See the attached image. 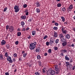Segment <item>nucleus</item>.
<instances>
[{"mask_svg": "<svg viewBox=\"0 0 75 75\" xmlns=\"http://www.w3.org/2000/svg\"><path fill=\"white\" fill-rule=\"evenodd\" d=\"M40 9H37L36 10V12H37V13H39L40 12Z\"/></svg>", "mask_w": 75, "mask_h": 75, "instance_id": "25", "label": "nucleus"}, {"mask_svg": "<svg viewBox=\"0 0 75 75\" xmlns=\"http://www.w3.org/2000/svg\"><path fill=\"white\" fill-rule=\"evenodd\" d=\"M15 44L16 45H18V41H16L15 42Z\"/></svg>", "mask_w": 75, "mask_h": 75, "instance_id": "48", "label": "nucleus"}, {"mask_svg": "<svg viewBox=\"0 0 75 75\" xmlns=\"http://www.w3.org/2000/svg\"><path fill=\"white\" fill-rule=\"evenodd\" d=\"M65 58L66 60H67L68 61H69V58L67 56H65Z\"/></svg>", "mask_w": 75, "mask_h": 75, "instance_id": "19", "label": "nucleus"}, {"mask_svg": "<svg viewBox=\"0 0 75 75\" xmlns=\"http://www.w3.org/2000/svg\"><path fill=\"white\" fill-rule=\"evenodd\" d=\"M26 16H23L22 15L21 16V18L22 19H23V20H25V18H26Z\"/></svg>", "mask_w": 75, "mask_h": 75, "instance_id": "10", "label": "nucleus"}, {"mask_svg": "<svg viewBox=\"0 0 75 75\" xmlns=\"http://www.w3.org/2000/svg\"><path fill=\"white\" fill-rule=\"evenodd\" d=\"M36 44H37V42H34L33 43H31L29 46L30 50H34V48H35Z\"/></svg>", "mask_w": 75, "mask_h": 75, "instance_id": "1", "label": "nucleus"}, {"mask_svg": "<svg viewBox=\"0 0 75 75\" xmlns=\"http://www.w3.org/2000/svg\"><path fill=\"white\" fill-rule=\"evenodd\" d=\"M28 21L29 22H31V19H30Z\"/></svg>", "mask_w": 75, "mask_h": 75, "instance_id": "63", "label": "nucleus"}, {"mask_svg": "<svg viewBox=\"0 0 75 75\" xmlns=\"http://www.w3.org/2000/svg\"><path fill=\"white\" fill-rule=\"evenodd\" d=\"M6 43V42L4 40H3L1 42V45H5Z\"/></svg>", "mask_w": 75, "mask_h": 75, "instance_id": "8", "label": "nucleus"}, {"mask_svg": "<svg viewBox=\"0 0 75 75\" xmlns=\"http://www.w3.org/2000/svg\"><path fill=\"white\" fill-rule=\"evenodd\" d=\"M50 44H53V42L55 41V40L54 38H51L50 39Z\"/></svg>", "mask_w": 75, "mask_h": 75, "instance_id": "6", "label": "nucleus"}, {"mask_svg": "<svg viewBox=\"0 0 75 75\" xmlns=\"http://www.w3.org/2000/svg\"><path fill=\"white\" fill-rule=\"evenodd\" d=\"M32 34L33 35H35V31H33Z\"/></svg>", "mask_w": 75, "mask_h": 75, "instance_id": "23", "label": "nucleus"}, {"mask_svg": "<svg viewBox=\"0 0 75 75\" xmlns=\"http://www.w3.org/2000/svg\"><path fill=\"white\" fill-rule=\"evenodd\" d=\"M24 53H25V52H24V51H23L22 52V54H24Z\"/></svg>", "mask_w": 75, "mask_h": 75, "instance_id": "58", "label": "nucleus"}, {"mask_svg": "<svg viewBox=\"0 0 75 75\" xmlns=\"http://www.w3.org/2000/svg\"><path fill=\"white\" fill-rule=\"evenodd\" d=\"M19 61H22V59H21V57H20L19 58Z\"/></svg>", "mask_w": 75, "mask_h": 75, "instance_id": "49", "label": "nucleus"}, {"mask_svg": "<svg viewBox=\"0 0 75 75\" xmlns=\"http://www.w3.org/2000/svg\"><path fill=\"white\" fill-rule=\"evenodd\" d=\"M3 55H0V60H2V59H3Z\"/></svg>", "mask_w": 75, "mask_h": 75, "instance_id": "29", "label": "nucleus"}, {"mask_svg": "<svg viewBox=\"0 0 75 75\" xmlns=\"http://www.w3.org/2000/svg\"><path fill=\"white\" fill-rule=\"evenodd\" d=\"M61 55H62V56H64V54H63L62 53L61 54Z\"/></svg>", "mask_w": 75, "mask_h": 75, "instance_id": "61", "label": "nucleus"}, {"mask_svg": "<svg viewBox=\"0 0 75 75\" xmlns=\"http://www.w3.org/2000/svg\"><path fill=\"white\" fill-rule=\"evenodd\" d=\"M50 44V42H47L46 43V45H47V46H48L49 45V44Z\"/></svg>", "mask_w": 75, "mask_h": 75, "instance_id": "37", "label": "nucleus"}, {"mask_svg": "<svg viewBox=\"0 0 75 75\" xmlns=\"http://www.w3.org/2000/svg\"><path fill=\"white\" fill-rule=\"evenodd\" d=\"M65 63L67 64L66 66H67V68H68V66H69V62H66Z\"/></svg>", "mask_w": 75, "mask_h": 75, "instance_id": "18", "label": "nucleus"}, {"mask_svg": "<svg viewBox=\"0 0 75 75\" xmlns=\"http://www.w3.org/2000/svg\"><path fill=\"white\" fill-rule=\"evenodd\" d=\"M61 6V4L59 3V4H57V6L58 7H60Z\"/></svg>", "mask_w": 75, "mask_h": 75, "instance_id": "26", "label": "nucleus"}, {"mask_svg": "<svg viewBox=\"0 0 75 75\" xmlns=\"http://www.w3.org/2000/svg\"><path fill=\"white\" fill-rule=\"evenodd\" d=\"M21 33L19 32L17 33V35L18 37H19L21 35Z\"/></svg>", "mask_w": 75, "mask_h": 75, "instance_id": "20", "label": "nucleus"}, {"mask_svg": "<svg viewBox=\"0 0 75 75\" xmlns=\"http://www.w3.org/2000/svg\"><path fill=\"white\" fill-rule=\"evenodd\" d=\"M67 44V42H66L62 43V45L63 47H65Z\"/></svg>", "mask_w": 75, "mask_h": 75, "instance_id": "12", "label": "nucleus"}, {"mask_svg": "<svg viewBox=\"0 0 75 75\" xmlns=\"http://www.w3.org/2000/svg\"><path fill=\"white\" fill-rule=\"evenodd\" d=\"M66 9V8H65L64 7L62 9V10L63 11H64V12H65V11Z\"/></svg>", "mask_w": 75, "mask_h": 75, "instance_id": "30", "label": "nucleus"}, {"mask_svg": "<svg viewBox=\"0 0 75 75\" xmlns=\"http://www.w3.org/2000/svg\"><path fill=\"white\" fill-rule=\"evenodd\" d=\"M47 55H48V54H47V53H44V55L45 56H47Z\"/></svg>", "mask_w": 75, "mask_h": 75, "instance_id": "51", "label": "nucleus"}, {"mask_svg": "<svg viewBox=\"0 0 75 75\" xmlns=\"http://www.w3.org/2000/svg\"><path fill=\"white\" fill-rule=\"evenodd\" d=\"M64 24H67V22H64Z\"/></svg>", "mask_w": 75, "mask_h": 75, "instance_id": "62", "label": "nucleus"}, {"mask_svg": "<svg viewBox=\"0 0 75 75\" xmlns=\"http://www.w3.org/2000/svg\"><path fill=\"white\" fill-rule=\"evenodd\" d=\"M31 37L30 35L28 36L27 37V38L28 39H31Z\"/></svg>", "mask_w": 75, "mask_h": 75, "instance_id": "43", "label": "nucleus"}, {"mask_svg": "<svg viewBox=\"0 0 75 75\" xmlns=\"http://www.w3.org/2000/svg\"><path fill=\"white\" fill-rule=\"evenodd\" d=\"M13 56L14 57H17V54L15 53L13 54Z\"/></svg>", "mask_w": 75, "mask_h": 75, "instance_id": "39", "label": "nucleus"}, {"mask_svg": "<svg viewBox=\"0 0 75 75\" xmlns=\"http://www.w3.org/2000/svg\"><path fill=\"white\" fill-rule=\"evenodd\" d=\"M73 62V60H72V59H71L70 61V63H71V62Z\"/></svg>", "mask_w": 75, "mask_h": 75, "instance_id": "53", "label": "nucleus"}, {"mask_svg": "<svg viewBox=\"0 0 75 75\" xmlns=\"http://www.w3.org/2000/svg\"><path fill=\"white\" fill-rule=\"evenodd\" d=\"M10 27H9V26L7 25L6 26V30H8V28H9Z\"/></svg>", "mask_w": 75, "mask_h": 75, "instance_id": "38", "label": "nucleus"}, {"mask_svg": "<svg viewBox=\"0 0 75 75\" xmlns=\"http://www.w3.org/2000/svg\"><path fill=\"white\" fill-rule=\"evenodd\" d=\"M48 52L49 53H51V49H49L48 50Z\"/></svg>", "mask_w": 75, "mask_h": 75, "instance_id": "41", "label": "nucleus"}, {"mask_svg": "<svg viewBox=\"0 0 75 75\" xmlns=\"http://www.w3.org/2000/svg\"><path fill=\"white\" fill-rule=\"evenodd\" d=\"M54 50H58V48L57 47H54Z\"/></svg>", "mask_w": 75, "mask_h": 75, "instance_id": "27", "label": "nucleus"}, {"mask_svg": "<svg viewBox=\"0 0 75 75\" xmlns=\"http://www.w3.org/2000/svg\"><path fill=\"white\" fill-rule=\"evenodd\" d=\"M55 70L56 71H57L56 72V74H59V72L60 71V70L58 68V65H55Z\"/></svg>", "mask_w": 75, "mask_h": 75, "instance_id": "3", "label": "nucleus"}, {"mask_svg": "<svg viewBox=\"0 0 75 75\" xmlns=\"http://www.w3.org/2000/svg\"><path fill=\"white\" fill-rule=\"evenodd\" d=\"M61 52H64V53H65V52H67V51L66 49H64V50H61Z\"/></svg>", "mask_w": 75, "mask_h": 75, "instance_id": "14", "label": "nucleus"}, {"mask_svg": "<svg viewBox=\"0 0 75 75\" xmlns=\"http://www.w3.org/2000/svg\"><path fill=\"white\" fill-rule=\"evenodd\" d=\"M54 24L55 25H56V26H58L59 25L58 23H54Z\"/></svg>", "mask_w": 75, "mask_h": 75, "instance_id": "46", "label": "nucleus"}, {"mask_svg": "<svg viewBox=\"0 0 75 75\" xmlns=\"http://www.w3.org/2000/svg\"><path fill=\"white\" fill-rule=\"evenodd\" d=\"M14 9H15V12L16 13H17L18 11H19V8H18V6L17 5H15L14 7Z\"/></svg>", "mask_w": 75, "mask_h": 75, "instance_id": "4", "label": "nucleus"}, {"mask_svg": "<svg viewBox=\"0 0 75 75\" xmlns=\"http://www.w3.org/2000/svg\"><path fill=\"white\" fill-rule=\"evenodd\" d=\"M23 7L24 8H26V7H27V5L25 4L23 5Z\"/></svg>", "mask_w": 75, "mask_h": 75, "instance_id": "33", "label": "nucleus"}, {"mask_svg": "<svg viewBox=\"0 0 75 75\" xmlns=\"http://www.w3.org/2000/svg\"><path fill=\"white\" fill-rule=\"evenodd\" d=\"M6 47H7V49H9V48H10V45H8V44H6Z\"/></svg>", "mask_w": 75, "mask_h": 75, "instance_id": "31", "label": "nucleus"}, {"mask_svg": "<svg viewBox=\"0 0 75 75\" xmlns=\"http://www.w3.org/2000/svg\"><path fill=\"white\" fill-rule=\"evenodd\" d=\"M25 15H26V16H28V12H27L26 13H25Z\"/></svg>", "mask_w": 75, "mask_h": 75, "instance_id": "56", "label": "nucleus"}, {"mask_svg": "<svg viewBox=\"0 0 75 75\" xmlns=\"http://www.w3.org/2000/svg\"><path fill=\"white\" fill-rule=\"evenodd\" d=\"M53 29L54 30H58V28L56 27H54L53 28Z\"/></svg>", "mask_w": 75, "mask_h": 75, "instance_id": "28", "label": "nucleus"}, {"mask_svg": "<svg viewBox=\"0 0 75 75\" xmlns=\"http://www.w3.org/2000/svg\"><path fill=\"white\" fill-rule=\"evenodd\" d=\"M13 62H15V61H16V59H13Z\"/></svg>", "mask_w": 75, "mask_h": 75, "instance_id": "59", "label": "nucleus"}, {"mask_svg": "<svg viewBox=\"0 0 75 75\" xmlns=\"http://www.w3.org/2000/svg\"><path fill=\"white\" fill-rule=\"evenodd\" d=\"M22 31H25V28H23Z\"/></svg>", "mask_w": 75, "mask_h": 75, "instance_id": "64", "label": "nucleus"}, {"mask_svg": "<svg viewBox=\"0 0 75 75\" xmlns=\"http://www.w3.org/2000/svg\"><path fill=\"white\" fill-rule=\"evenodd\" d=\"M65 39H64V38H62L61 39V41L62 42H65Z\"/></svg>", "mask_w": 75, "mask_h": 75, "instance_id": "15", "label": "nucleus"}, {"mask_svg": "<svg viewBox=\"0 0 75 75\" xmlns=\"http://www.w3.org/2000/svg\"><path fill=\"white\" fill-rule=\"evenodd\" d=\"M5 74L6 75H9V73L8 72H6L5 73Z\"/></svg>", "mask_w": 75, "mask_h": 75, "instance_id": "50", "label": "nucleus"}, {"mask_svg": "<svg viewBox=\"0 0 75 75\" xmlns=\"http://www.w3.org/2000/svg\"><path fill=\"white\" fill-rule=\"evenodd\" d=\"M37 59H41V56H40V55H38L37 56Z\"/></svg>", "mask_w": 75, "mask_h": 75, "instance_id": "24", "label": "nucleus"}, {"mask_svg": "<svg viewBox=\"0 0 75 75\" xmlns=\"http://www.w3.org/2000/svg\"><path fill=\"white\" fill-rule=\"evenodd\" d=\"M35 74L36 75H40V73L38 72H36L35 73Z\"/></svg>", "mask_w": 75, "mask_h": 75, "instance_id": "32", "label": "nucleus"}, {"mask_svg": "<svg viewBox=\"0 0 75 75\" xmlns=\"http://www.w3.org/2000/svg\"><path fill=\"white\" fill-rule=\"evenodd\" d=\"M35 51L36 52H41V50L40 49H37L35 50Z\"/></svg>", "mask_w": 75, "mask_h": 75, "instance_id": "17", "label": "nucleus"}, {"mask_svg": "<svg viewBox=\"0 0 75 75\" xmlns=\"http://www.w3.org/2000/svg\"><path fill=\"white\" fill-rule=\"evenodd\" d=\"M58 36V34L57 32H54V35H53V37H57V36Z\"/></svg>", "mask_w": 75, "mask_h": 75, "instance_id": "9", "label": "nucleus"}, {"mask_svg": "<svg viewBox=\"0 0 75 75\" xmlns=\"http://www.w3.org/2000/svg\"><path fill=\"white\" fill-rule=\"evenodd\" d=\"M26 30L27 31H28V30H29V28H27Z\"/></svg>", "mask_w": 75, "mask_h": 75, "instance_id": "60", "label": "nucleus"}, {"mask_svg": "<svg viewBox=\"0 0 75 75\" xmlns=\"http://www.w3.org/2000/svg\"><path fill=\"white\" fill-rule=\"evenodd\" d=\"M60 37L61 38H63V37H64V36H63V35H62V34H60Z\"/></svg>", "mask_w": 75, "mask_h": 75, "instance_id": "44", "label": "nucleus"}, {"mask_svg": "<svg viewBox=\"0 0 75 75\" xmlns=\"http://www.w3.org/2000/svg\"><path fill=\"white\" fill-rule=\"evenodd\" d=\"M26 55H27V53H25L23 54V56L24 58H25V57H26Z\"/></svg>", "mask_w": 75, "mask_h": 75, "instance_id": "36", "label": "nucleus"}, {"mask_svg": "<svg viewBox=\"0 0 75 75\" xmlns=\"http://www.w3.org/2000/svg\"><path fill=\"white\" fill-rule=\"evenodd\" d=\"M5 55L6 57H8V54L7 53V52L5 53Z\"/></svg>", "mask_w": 75, "mask_h": 75, "instance_id": "42", "label": "nucleus"}, {"mask_svg": "<svg viewBox=\"0 0 75 75\" xmlns=\"http://www.w3.org/2000/svg\"><path fill=\"white\" fill-rule=\"evenodd\" d=\"M48 37V36L47 35H45L44 38H43V39L44 40H45V39H46Z\"/></svg>", "mask_w": 75, "mask_h": 75, "instance_id": "45", "label": "nucleus"}, {"mask_svg": "<svg viewBox=\"0 0 75 75\" xmlns=\"http://www.w3.org/2000/svg\"><path fill=\"white\" fill-rule=\"evenodd\" d=\"M62 32L63 34H66V33H67V30H63Z\"/></svg>", "mask_w": 75, "mask_h": 75, "instance_id": "35", "label": "nucleus"}, {"mask_svg": "<svg viewBox=\"0 0 75 75\" xmlns=\"http://www.w3.org/2000/svg\"><path fill=\"white\" fill-rule=\"evenodd\" d=\"M7 7H6L5 8L4 10V11L5 12L6 10H7Z\"/></svg>", "mask_w": 75, "mask_h": 75, "instance_id": "40", "label": "nucleus"}, {"mask_svg": "<svg viewBox=\"0 0 75 75\" xmlns=\"http://www.w3.org/2000/svg\"><path fill=\"white\" fill-rule=\"evenodd\" d=\"M71 47H75V45H74V44H72L71 45Z\"/></svg>", "mask_w": 75, "mask_h": 75, "instance_id": "55", "label": "nucleus"}, {"mask_svg": "<svg viewBox=\"0 0 75 75\" xmlns=\"http://www.w3.org/2000/svg\"><path fill=\"white\" fill-rule=\"evenodd\" d=\"M9 30L10 32H13L14 31V27L13 26H11L9 28Z\"/></svg>", "mask_w": 75, "mask_h": 75, "instance_id": "5", "label": "nucleus"}, {"mask_svg": "<svg viewBox=\"0 0 75 75\" xmlns=\"http://www.w3.org/2000/svg\"><path fill=\"white\" fill-rule=\"evenodd\" d=\"M7 59L8 60V61L10 62V63H13V61L11 60V57H8Z\"/></svg>", "mask_w": 75, "mask_h": 75, "instance_id": "7", "label": "nucleus"}, {"mask_svg": "<svg viewBox=\"0 0 75 75\" xmlns=\"http://www.w3.org/2000/svg\"><path fill=\"white\" fill-rule=\"evenodd\" d=\"M36 4V6L37 7H40L41 6V5L39 3H37Z\"/></svg>", "mask_w": 75, "mask_h": 75, "instance_id": "21", "label": "nucleus"}, {"mask_svg": "<svg viewBox=\"0 0 75 75\" xmlns=\"http://www.w3.org/2000/svg\"><path fill=\"white\" fill-rule=\"evenodd\" d=\"M21 25H22V27H24V25L25 23L24 22H22L21 23Z\"/></svg>", "mask_w": 75, "mask_h": 75, "instance_id": "16", "label": "nucleus"}, {"mask_svg": "<svg viewBox=\"0 0 75 75\" xmlns=\"http://www.w3.org/2000/svg\"><path fill=\"white\" fill-rule=\"evenodd\" d=\"M61 18L62 19V21L63 22H64L65 21V18H64V16H62L61 17Z\"/></svg>", "mask_w": 75, "mask_h": 75, "instance_id": "22", "label": "nucleus"}, {"mask_svg": "<svg viewBox=\"0 0 75 75\" xmlns=\"http://www.w3.org/2000/svg\"><path fill=\"white\" fill-rule=\"evenodd\" d=\"M42 72L43 73H45V71L44 69H43Z\"/></svg>", "mask_w": 75, "mask_h": 75, "instance_id": "57", "label": "nucleus"}, {"mask_svg": "<svg viewBox=\"0 0 75 75\" xmlns=\"http://www.w3.org/2000/svg\"><path fill=\"white\" fill-rule=\"evenodd\" d=\"M65 37L67 39H69L70 38V35L69 34H67L65 36Z\"/></svg>", "mask_w": 75, "mask_h": 75, "instance_id": "13", "label": "nucleus"}, {"mask_svg": "<svg viewBox=\"0 0 75 75\" xmlns=\"http://www.w3.org/2000/svg\"><path fill=\"white\" fill-rule=\"evenodd\" d=\"M75 69V66H74L72 67V69L73 70H74Z\"/></svg>", "mask_w": 75, "mask_h": 75, "instance_id": "52", "label": "nucleus"}, {"mask_svg": "<svg viewBox=\"0 0 75 75\" xmlns=\"http://www.w3.org/2000/svg\"><path fill=\"white\" fill-rule=\"evenodd\" d=\"M59 42V39H57L56 40L55 43L57 44Z\"/></svg>", "mask_w": 75, "mask_h": 75, "instance_id": "34", "label": "nucleus"}, {"mask_svg": "<svg viewBox=\"0 0 75 75\" xmlns=\"http://www.w3.org/2000/svg\"><path fill=\"white\" fill-rule=\"evenodd\" d=\"M55 71L52 70L50 69L47 72V74L48 75H55Z\"/></svg>", "mask_w": 75, "mask_h": 75, "instance_id": "2", "label": "nucleus"}, {"mask_svg": "<svg viewBox=\"0 0 75 75\" xmlns=\"http://www.w3.org/2000/svg\"><path fill=\"white\" fill-rule=\"evenodd\" d=\"M69 67H70V68H71V67H72V66L71 64H69Z\"/></svg>", "mask_w": 75, "mask_h": 75, "instance_id": "54", "label": "nucleus"}, {"mask_svg": "<svg viewBox=\"0 0 75 75\" xmlns=\"http://www.w3.org/2000/svg\"><path fill=\"white\" fill-rule=\"evenodd\" d=\"M39 65H40V67L41 66V62H39Z\"/></svg>", "mask_w": 75, "mask_h": 75, "instance_id": "47", "label": "nucleus"}, {"mask_svg": "<svg viewBox=\"0 0 75 75\" xmlns=\"http://www.w3.org/2000/svg\"><path fill=\"white\" fill-rule=\"evenodd\" d=\"M73 8V6L72 4H71L69 6V8H68V10H71Z\"/></svg>", "mask_w": 75, "mask_h": 75, "instance_id": "11", "label": "nucleus"}]
</instances>
